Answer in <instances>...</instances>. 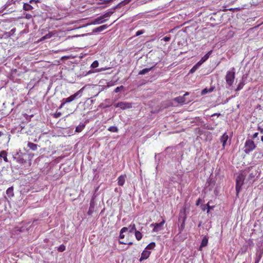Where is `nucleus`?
I'll use <instances>...</instances> for the list:
<instances>
[{"label":"nucleus","instance_id":"obj_3","mask_svg":"<svg viewBox=\"0 0 263 263\" xmlns=\"http://www.w3.org/2000/svg\"><path fill=\"white\" fill-rule=\"evenodd\" d=\"M256 148L254 142L250 139H247L245 143L244 152L246 154H249Z\"/></svg>","mask_w":263,"mask_h":263},{"label":"nucleus","instance_id":"obj_17","mask_svg":"<svg viewBox=\"0 0 263 263\" xmlns=\"http://www.w3.org/2000/svg\"><path fill=\"white\" fill-rule=\"evenodd\" d=\"M214 89V87H211L210 88H205L202 90L201 94L205 95L207 93L211 92L213 91Z\"/></svg>","mask_w":263,"mask_h":263},{"label":"nucleus","instance_id":"obj_27","mask_svg":"<svg viewBox=\"0 0 263 263\" xmlns=\"http://www.w3.org/2000/svg\"><path fill=\"white\" fill-rule=\"evenodd\" d=\"M256 174H257V173L256 171H255V173H253V172L250 173L248 179L250 180H252L253 179H254L255 178Z\"/></svg>","mask_w":263,"mask_h":263},{"label":"nucleus","instance_id":"obj_7","mask_svg":"<svg viewBox=\"0 0 263 263\" xmlns=\"http://www.w3.org/2000/svg\"><path fill=\"white\" fill-rule=\"evenodd\" d=\"M116 107H119L122 109H128L132 107V103L126 102H120L114 105Z\"/></svg>","mask_w":263,"mask_h":263},{"label":"nucleus","instance_id":"obj_21","mask_svg":"<svg viewBox=\"0 0 263 263\" xmlns=\"http://www.w3.org/2000/svg\"><path fill=\"white\" fill-rule=\"evenodd\" d=\"M53 35V33L52 32H49L48 34H46L45 35L42 37L40 41H42L46 39H50L52 37V36Z\"/></svg>","mask_w":263,"mask_h":263},{"label":"nucleus","instance_id":"obj_11","mask_svg":"<svg viewBox=\"0 0 263 263\" xmlns=\"http://www.w3.org/2000/svg\"><path fill=\"white\" fill-rule=\"evenodd\" d=\"M126 175L125 174L120 175L117 179L118 184L119 186H123L125 182Z\"/></svg>","mask_w":263,"mask_h":263},{"label":"nucleus","instance_id":"obj_5","mask_svg":"<svg viewBox=\"0 0 263 263\" xmlns=\"http://www.w3.org/2000/svg\"><path fill=\"white\" fill-rule=\"evenodd\" d=\"M113 13V12L110 11L107 12L104 14L103 15L95 18L92 22V24L96 25V24H99L104 23L106 21L105 20V18H108Z\"/></svg>","mask_w":263,"mask_h":263},{"label":"nucleus","instance_id":"obj_26","mask_svg":"<svg viewBox=\"0 0 263 263\" xmlns=\"http://www.w3.org/2000/svg\"><path fill=\"white\" fill-rule=\"evenodd\" d=\"M108 130L111 132L117 133L118 132V128L115 126H111L108 128Z\"/></svg>","mask_w":263,"mask_h":263},{"label":"nucleus","instance_id":"obj_19","mask_svg":"<svg viewBox=\"0 0 263 263\" xmlns=\"http://www.w3.org/2000/svg\"><path fill=\"white\" fill-rule=\"evenodd\" d=\"M186 216H184V217H183V219L182 223L179 227V232L180 233H181L183 230V229H184V227H185V220H186Z\"/></svg>","mask_w":263,"mask_h":263},{"label":"nucleus","instance_id":"obj_4","mask_svg":"<svg viewBox=\"0 0 263 263\" xmlns=\"http://www.w3.org/2000/svg\"><path fill=\"white\" fill-rule=\"evenodd\" d=\"M235 73L234 68H232V71H228L226 76V81L229 86H232L234 81Z\"/></svg>","mask_w":263,"mask_h":263},{"label":"nucleus","instance_id":"obj_15","mask_svg":"<svg viewBox=\"0 0 263 263\" xmlns=\"http://www.w3.org/2000/svg\"><path fill=\"white\" fill-rule=\"evenodd\" d=\"M28 147L32 151H36L37 149L38 145L31 142H28L27 144Z\"/></svg>","mask_w":263,"mask_h":263},{"label":"nucleus","instance_id":"obj_48","mask_svg":"<svg viewBox=\"0 0 263 263\" xmlns=\"http://www.w3.org/2000/svg\"><path fill=\"white\" fill-rule=\"evenodd\" d=\"M4 134L2 132H0V137H1Z\"/></svg>","mask_w":263,"mask_h":263},{"label":"nucleus","instance_id":"obj_13","mask_svg":"<svg viewBox=\"0 0 263 263\" xmlns=\"http://www.w3.org/2000/svg\"><path fill=\"white\" fill-rule=\"evenodd\" d=\"M108 27V26L106 24L100 26L95 28L93 30V32H100L101 31H103L104 30L107 29Z\"/></svg>","mask_w":263,"mask_h":263},{"label":"nucleus","instance_id":"obj_42","mask_svg":"<svg viewBox=\"0 0 263 263\" xmlns=\"http://www.w3.org/2000/svg\"><path fill=\"white\" fill-rule=\"evenodd\" d=\"M258 135V133H254V134L253 135V136H252V139H255V138H256L257 137Z\"/></svg>","mask_w":263,"mask_h":263},{"label":"nucleus","instance_id":"obj_44","mask_svg":"<svg viewBox=\"0 0 263 263\" xmlns=\"http://www.w3.org/2000/svg\"><path fill=\"white\" fill-rule=\"evenodd\" d=\"M200 200H201V199H200V198H199V199L197 200V201H196V205L197 206L199 205V203H200Z\"/></svg>","mask_w":263,"mask_h":263},{"label":"nucleus","instance_id":"obj_37","mask_svg":"<svg viewBox=\"0 0 263 263\" xmlns=\"http://www.w3.org/2000/svg\"><path fill=\"white\" fill-rule=\"evenodd\" d=\"M206 206H207V212L209 213V212L210 211V210L212 209L214 206H210L209 204V203H207L206 204Z\"/></svg>","mask_w":263,"mask_h":263},{"label":"nucleus","instance_id":"obj_10","mask_svg":"<svg viewBox=\"0 0 263 263\" xmlns=\"http://www.w3.org/2000/svg\"><path fill=\"white\" fill-rule=\"evenodd\" d=\"M228 140V135L226 133H224L222 136L220 138V142L222 144V149L225 148V146L227 143V141Z\"/></svg>","mask_w":263,"mask_h":263},{"label":"nucleus","instance_id":"obj_20","mask_svg":"<svg viewBox=\"0 0 263 263\" xmlns=\"http://www.w3.org/2000/svg\"><path fill=\"white\" fill-rule=\"evenodd\" d=\"M6 194L9 197H12L14 195L13 188L12 186L9 187L6 191Z\"/></svg>","mask_w":263,"mask_h":263},{"label":"nucleus","instance_id":"obj_1","mask_svg":"<svg viewBox=\"0 0 263 263\" xmlns=\"http://www.w3.org/2000/svg\"><path fill=\"white\" fill-rule=\"evenodd\" d=\"M83 88H84L83 87L82 88L76 93L70 96V97H69L67 98L63 99L62 100V102L59 108L61 109V108H63L66 103H70V102H72V101H73L77 97L79 96L80 93H81L83 91Z\"/></svg>","mask_w":263,"mask_h":263},{"label":"nucleus","instance_id":"obj_30","mask_svg":"<svg viewBox=\"0 0 263 263\" xmlns=\"http://www.w3.org/2000/svg\"><path fill=\"white\" fill-rule=\"evenodd\" d=\"M62 115V113L58 110L53 115V117L54 118H58L60 117Z\"/></svg>","mask_w":263,"mask_h":263},{"label":"nucleus","instance_id":"obj_24","mask_svg":"<svg viewBox=\"0 0 263 263\" xmlns=\"http://www.w3.org/2000/svg\"><path fill=\"white\" fill-rule=\"evenodd\" d=\"M152 68L143 69L142 70H140L139 72V74H140V75L145 74L147 72H149L152 69Z\"/></svg>","mask_w":263,"mask_h":263},{"label":"nucleus","instance_id":"obj_45","mask_svg":"<svg viewBox=\"0 0 263 263\" xmlns=\"http://www.w3.org/2000/svg\"><path fill=\"white\" fill-rule=\"evenodd\" d=\"M31 16H31V14H26V18H27V19H29V18H30L31 17Z\"/></svg>","mask_w":263,"mask_h":263},{"label":"nucleus","instance_id":"obj_49","mask_svg":"<svg viewBox=\"0 0 263 263\" xmlns=\"http://www.w3.org/2000/svg\"><path fill=\"white\" fill-rule=\"evenodd\" d=\"M261 140L263 142V136L261 137Z\"/></svg>","mask_w":263,"mask_h":263},{"label":"nucleus","instance_id":"obj_18","mask_svg":"<svg viewBox=\"0 0 263 263\" xmlns=\"http://www.w3.org/2000/svg\"><path fill=\"white\" fill-rule=\"evenodd\" d=\"M212 52V50L209 51L206 54H205L203 57H202L200 60L204 63L209 59Z\"/></svg>","mask_w":263,"mask_h":263},{"label":"nucleus","instance_id":"obj_12","mask_svg":"<svg viewBox=\"0 0 263 263\" xmlns=\"http://www.w3.org/2000/svg\"><path fill=\"white\" fill-rule=\"evenodd\" d=\"M208 243V238L206 236H204L201 241L200 243L199 250L201 251L202 248L207 246Z\"/></svg>","mask_w":263,"mask_h":263},{"label":"nucleus","instance_id":"obj_36","mask_svg":"<svg viewBox=\"0 0 263 263\" xmlns=\"http://www.w3.org/2000/svg\"><path fill=\"white\" fill-rule=\"evenodd\" d=\"M84 127V126L83 127L77 126L76 128V132L78 133L81 132Z\"/></svg>","mask_w":263,"mask_h":263},{"label":"nucleus","instance_id":"obj_38","mask_svg":"<svg viewBox=\"0 0 263 263\" xmlns=\"http://www.w3.org/2000/svg\"><path fill=\"white\" fill-rule=\"evenodd\" d=\"M144 33V31L143 30H138L136 33V36H139Z\"/></svg>","mask_w":263,"mask_h":263},{"label":"nucleus","instance_id":"obj_47","mask_svg":"<svg viewBox=\"0 0 263 263\" xmlns=\"http://www.w3.org/2000/svg\"><path fill=\"white\" fill-rule=\"evenodd\" d=\"M107 69V68H102L101 69H100V70H99V71H103V70H105Z\"/></svg>","mask_w":263,"mask_h":263},{"label":"nucleus","instance_id":"obj_16","mask_svg":"<svg viewBox=\"0 0 263 263\" xmlns=\"http://www.w3.org/2000/svg\"><path fill=\"white\" fill-rule=\"evenodd\" d=\"M128 230L127 227H123L120 232L119 238L123 239L125 237V235L123 234L124 233L126 232Z\"/></svg>","mask_w":263,"mask_h":263},{"label":"nucleus","instance_id":"obj_14","mask_svg":"<svg viewBox=\"0 0 263 263\" xmlns=\"http://www.w3.org/2000/svg\"><path fill=\"white\" fill-rule=\"evenodd\" d=\"M3 158L5 162H8L7 158V153L6 151H2L0 152V158Z\"/></svg>","mask_w":263,"mask_h":263},{"label":"nucleus","instance_id":"obj_39","mask_svg":"<svg viewBox=\"0 0 263 263\" xmlns=\"http://www.w3.org/2000/svg\"><path fill=\"white\" fill-rule=\"evenodd\" d=\"M261 255H259L256 259L255 261V263H259L260 259L261 258Z\"/></svg>","mask_w":263,"mask_h":263},{"label":"nucleus","instance_id":"obj_6","mask_svg":"<svg viewBox=\"0 0 263 263\" xmlns=\"http://www.w3.org/2000/svg\"><path fill=\"white\" fill-rule=\"evenodd\" d=\"M165 220L163 219L160 223H153L151 224V227H153V232H158L163 230V224L165 223Z\"/></svg>","mask_w":263,"mask_h":263},{"label":"nucleus","instance_id":"obj_9","mask_svg":"<svg viewBox=\"0 0 263 263\" xmlns=\"http://www.w3.org/2000/svg\"><path fill=\"white\" fill-rule=\"evenodd\" d=\"M151 253V252L150 251L145 249L144 251H143L139 260L142 261L143 260L147 259L149 257Z\"/></svg>","mask_w":263,"mask_h":263},{"label":"nucleus","instance_id":"obj_33","mask_svg":"<svg viewBox=\"0 0 263 263\" xmlns=\"http://www.w3.org/2000/svg\"><path fill=\"white\" fill-rule=\"evenodd\" d=\"M119 242L120 244L128 245H133L132 242H124L123 241L119 240Z\"/></svg>","mask_w":263,"mask_h":263},{"label":"nucleus","instance_id":"obj_46","mask_svg":"<svg viewBox=\"0 0 263 263\" xmlns=\"http://www.w3.org/2000/svg\"><path fill=\"white\" fill-rule=\"evenodd\" d=\"M92 212L91 211V210H90V208H89V211H88V215H91V214H92Z\"/></svg>","mask_w":263,"mask_h":263},{"label":"nucleus","instance_id":"obj_43","mask_svg":"<svg viewBox=\"0 0 263 263\" xmlns=\"http://www.w3.org/2000/svg\"><path fill=\"white\" fill-rule=\"evenodd\" d=\"M258 129L260 131L261 134H263V128H261L260 126H258Z\"/></svg>","mask_w":263,"mask_h":263},{"label":"nucleus","instance_id":"obj_32","mask_svg":"<svg viewBox=\"0 0 263 263\" xmlns=\"http://www.w3.org/2000/svg\"><path fill=\"white\" fill-rule=\"evenodd\" d=\"M124 88V86L121 85L119 87H117V88H116L114 90V92H118L121 89H122Z\"/></svg>","mask_w":263,"mask_h":263},{"label":"nucleus","instance_id":"obj_2","mask_svg":"<svg viewBox=\"0 0 263 263\" xmlns=\"http://www.w3.org/2000/svg\"><path fill=\"white\" fill-rule=\"evenodd\" d=\"M245 176L242 174H239L236 178V195L238 196L241 189V186L243 184Z\"/></svg>","mask_w":263,"mask_h":263},{"label":"nucleus","instance_id":"obj_35","mask_svg":"<svg viewBox=\"0 0 263 263\" xmlns=\"http://www.w3.org/2000/svg\"><path fill=\"white\" fill-rule=\"evenodd\" d=\"M171 40L170 36H166L164 37L161 40H163L165 42H168Z\"/></svg>","mask_w":263,"mask_h":263},{"label":"nucleus","instance_id":"obj_34","mask_svg":"<svg viewBox=\"0 0 263 263\" xmlns=\"http://www.w3.org/2000/svg\"><path fill=\"white\" fill-rule=\"evenodd\" d=\"M243 84L242 83H239L237 87V88L236 89V91H239L240 90H241V89H242L243 88Z\"/></svg>","mask_w":263,"mask_h":263},{"label":"nucleus","instance_id":"obj_25","mask_svg":"<svg viewBox=\"0 0 263 263\" xmlns=\"http://www.w3.org/2000/svg\"><path fill=\"white\" fill-rule=\"evenodd\" d=\"M156 246V244L155 242H151L150 243H149L146 247L145 249L146 250H152V249H154V248Z\"/></svg>","mask_w":263,"mask_h":263},{"label":"nucleus","instance_id":"obj_40","mask_svg":"<svg viewBox=\"0 0 263 263\" xmlns=\"http://www.w3.org/2000/svg\"><path fill=\"white\" fill-rule=\"evenodd\" d=\"M202 63H203V61H202L201 60L195 65L196 66V67L197 68L199 66H200Z\"/></svg>","mask_w":263,"mask_h":263},{"label":"nucleus","instance_id":"obj_41","mask_svg":"<svg viewBox=\"0 0 263 263\" xmlns=\"http://www.w3.org/2000/svg\"><path fill=\"white\" fill-rule=\"evenodd\" d=\"M197 68L196 67V66H194L191 70H190V72L191 73H193L194 72L196 69H197Z\"/></svg>","mask_w":263,"mask_h":263},{"label":"nucleus","instance_id":"obj_22","mask_svg":"<svg viewBox=\"0 0 263 263\" xmlns=\"http://www.w3.org/2000/svg\"><path fill=\"white\" fill-rule=\"evenodd\" d=\"M128 229H129V233H133L134 231L136 232V231H137L136 229V225L135 223H131L129 226H128V228H127Z\"/></svg>","mask_w":263,"mask_h":263},{"label":"nucleus","instance_id":"obj_29","mask_svg":"<svg viewBox=\"0 0 263 263\" xmlns=\"http://www.w3.org/2000/svg\"><path fill=\"white\" fill-rule=\"evenodd\" d=\"M99 66V62L98 61H95L91 65V67L92 68H95L98 67Z\"/></svg>","mask_w":263,"mask_h":263},{"label":"nucleus","instance_id":"obj_23","mask_svg":"<svg viewBox=\"0 0 263 263\" xmlns=\"http://www.w3.org/2000/svg\"><path fill=\"white\" fill-rule=\"evenodd\" d=\"M135 237H136V239L138 240H141L142 239V234L139 231L137 230V231H136V232H135Z\"/></svg>","mask_w":263,"mask_h":263},{"label":"nucleus","instance_id":"obj_28","mask_svg":"<svg viewBox=\"0 0 263 263\" xmlns=\"http://www.w3.org/2000/svg\"><path fill=\"white\" fill-rule=\"evenodd\" d=\"M16 161L17 162L21 163V164H23V163H25V162H26V160L20 156H19L17 158Z\"/></svg>","mask_w":263,"mask_h":263},{"label":"nucleus","instance_id":"obj_8","mask_svg":"<svg viewBox=\"0 0 263 263\" xmlns=\"http://www.w3.org/2000/svg\"><path fill=\"white\" fill-rule=\"evenodd\" d=\"M189 95V93L187 92L183 95V96H179L175 98L174 101L179 104H184L186 102L185 97Z\"/></svg>","mask_w":263,"mask_h":263},{"label":"nucleus","instance_id":"obj_31","mask_svg":"<svg viewBox=\"0 0 263 263\" xmlns=\"http://www.w3.org/2000/svg\"><path fill=\"white\" fill-rule=\"evenodd\" d=\"M65 249H66V247L64 245H61L59 248H58V251L59 252H63L65 250Z\"/></svg>","mask_w":263,"mask_h":263}]
</instances>
